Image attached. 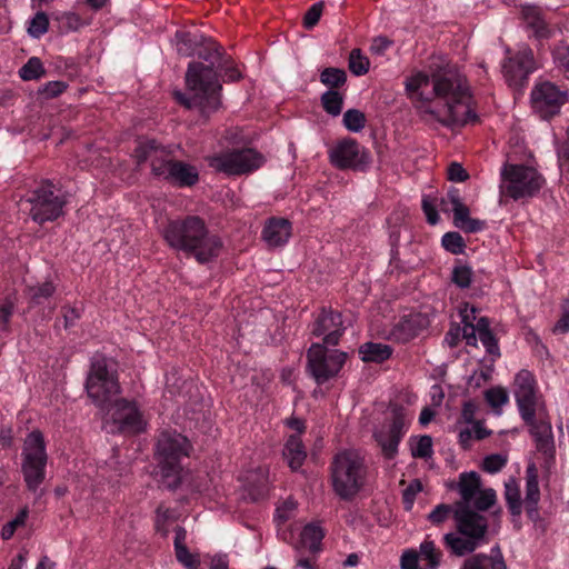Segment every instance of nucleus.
<instances>
[{
  "label": "nucleus",
  "instance_id": "obj_1",
  "mask_svg": "<svg viewBox=\"0 0 569 569\" xmlns=\"http://www.w3.org/2000/svg\"><path fill=\"white\" fill-rule=\"evenodd\" d=\"M405 89L426 120L447 127H462L477 120L468 81L453 66H431L430 76L418 71L406 79Z\"/></svg>",
  "mask_w": 569,
  "mask_h": 569
},
{
  "label": "nucleus",
  "instance_id": "obj_2",
  "mask_svg": "<svg viewBox=\"0 0 569 569\" xmlns=\"http://www.w3.org/2000/svg\"><path fill=\"white\" fill-rule=\"evenodd\" d=\"M194 54L209 64L190 62L186 72L187 92H176L174 97L187 109H197L202 117L208 118L221 106V84L216 68L223 67V56L212 41L203 49L196 51Z\"/></svg>",
  "mask_w": 569,
  "mask_h": 569
},
{
  "label": "nucleus",
  "instance_id": "obj_3",
  "mask_svg": "<svg viewBox=\"0 0 569 569\" xmlns=\"http://www.w3.org/2000/svg\"><path fill=\"white\" fill-rule=\"evenodd\" d=\"M162 234L170 248L182 251L201 264L218 258L223 248L221 238L211 232L198 216L169 221Z\"/></svg>",
  "mask_w": 569,
  "mask_h": 569
},
{
  "label": "nucleus",
  "instance_id": "obj_4",
  "mask_svg": "<svg viewBox=\"0 0 569 569\" xmlns=\"http://www.w3.org/2000/svg\"><path fill=\"white\" fill-rule=\"evenodd\" d=\"M482 511L455 509L456 530L443 536V546L456 557L472 553L487 542L489 522Z\"/></svg>",
  "mask_w": 569,
  "mask_h": 569
},
{
  "label": "nucleus",
  "instance_id": "obj_5",
  "mask_svg": "<svg viewBox=\"0 0 569 569\" xmlns=\"http://www.w3.org/2000/svg\"><path fill=\"white\" fill-rule=\"evenodd\" d=\"M190 451L189 440L171 431H162L156 445V459L162 477L163 485L169 489H176L181 481L180 461Z\"/></svg>",
  "mask_w": 569,
  "mask_h": 569
},
{
  "label": "nucleus",
  "instance_id": "obj_6",
  "mask_svg": "<svg viewBox=\"0 0 569 569\" xmlns=\"http://www.w3.org/2000/svg\"><path fill=\"white\" fill-rule=\"evenodd\" d=\"M367 469L363 458L356 450L337 453L331 463L335 492L342 499H351L365 485Z\"/></svg>",
  "mask_w": 569,
  "mask_h": 569
},
{
  "label": "nucleus",
  "instance_id": "obj_7",
  "mask_svg": "<svg viewBox=\"0 0 569 569\" xmlns=\"http://www.w3.org/2000/svg\"><path fill=\"white\" fill-rule=\"evenodd\" d=\"M543 183V177L532 167L507 163L501 169V192L515 201L536 196Z\"/></svg>",
  "mask_w": 569,
  "mask_h": 569
},
{
  "label": "nucleus",
  "instance_id": "obj_8",
  "mask_svg": "<svg viewBox=\"0 0 569 569\" xmlns=\"http://www.w3.org/2000/svg\"><path fill=\"white\" fill-rule=\"evenodd\" d=\"M86 390L92 402L101 409L109 406L111 399L120 392L117 373L109 368L106 358L92 359L86 380Z\"/></svg>",
  "mask_w": 569,
  "mask_h": 569
},
{
  "label": "nucleus",
  "instance_id": "obj_9",
  "mask_svg": "<svg viewBox=\"0 0 569 569\" xmlns=\"http://www.w3.org/2000/svg\"><path fill=\"white\" fill-rule=\"evenodd\" d=\"M47 460L43 436L32 431L24 440L21 470L27 488L34 493L44 480Z\"/></svg>",
  "mask_w": 569,
  "mask_h": 569
},
{
  "label": "nucleus",
  "instance_id": "obj_10",
  "mask_svg": "<svg viewBox=\"0 0 569 569\" xmlns=\"http://www.w3.org/2000/svg\"><path fill=\"white\" fill-rule=\"evenodd\" d=\"M449 488L457 490L460 497L455 502V509L487 511L497 502L496 491L481 488L480 476L475 471L460 473L458 481L450 483Z\"/></svg>",
  "mask_w": 569,
  "mask_h": 569
},
{
  "label": "nucleus",
  "instance_id": "obj_11",
  "mask_svg": "<svg viewBox=\"0 0 569 569\" xmlns=\"http://www.w3.org/2000/svg\"><path fill=\"white\" fill-rule=\"evenodd\" d=\"M27 202L30 203L29 214L31 219L42 224L63 216L67 198L64 194L57 193L54 184L46 180L30 193Z\"/></svg>",
  "mask_w": 569,
  "mask_h": 569
},
{
  "label": "nucleus",
  "instance_id": "obj_12",
  "mask_svg": "<svg viewBox=\"0 0 569 569\" xmlns=\"http://www.w3.org/2000/svg\"><path fill=\"white\" fill-rule=\"evenodd\" d=\"M264 158L254 149L232 150L208 158L209 167L228 176H239L257 170Z\"/></svg>",
  "mask_w": 569,
  "mask_h": 569
},
{
  "label": "nucleus",
  "instance_id": "obj_13",
  "mask_svg": "<svg viewBox=\"0 0 569 569\" xmlns=\"http://www.w3.org/2000/svg\"><path fill=\"white\" fill-rule=\"evenodd\" d=\"M107 426L109 432L136 435L146 430L147 421L136 402L119 399L108 410Z\"/></svg>",
  "mask_w": 569,
  "mask_h": 569
},
{
  "label": "nucleus",
  "instance_id": "obj_14",
  "mask_svg": "<svg viewBox=\"0 0 569 569\" xmlns=\"http://www.w3.org/2000/svg\"><path fill=\"white\" fill-rule=\"evenodd\" d=\"M328 346L313 343L308 350V369L318 385L335 377L346 362L347 353L341 351L327 352Z\"/></svg>",
  "mask_w": 569,
  "mask_h": 569
},
{
  "label": "nucleus",
  "instance_id": "obj_15",
  "mask_svg": "<svg viewBox=\"0 0 569 569\" xmlns=\"http://www.w3.org/2000/svg\"><path fill=\"white\" fill-rule=\"evenodd\" d=\"M516 402L523 421H530L540 410L536 380L528 370L519 371L515 377L513 389Z\"/></svg>",
  "mask_w": 569,
  "mask_h": 569
},
{
  "label": "nucleus",
  "instance_id": "obj_16",
  "mask_svg": "<svg viewBox=\"0 0 569 569\" xmlns=\"http://www.w3.org/2000/svg\"><path fill=\"white\" fill-rule=\"evenodd\" d=\"M134 157L138 164L149 161L151 173L164 180L171 164L176 161L172 151L158 143L156 140H146L139 142L134 149Z\"/></svg>",
  "mask_w": 569,
  "mask_h": 569
},
{
  "label": "nucleus",
  "instance_id": "obj_17",
  "mask_svg": "<svg viewBox=\"0 0 569 569\" xmlns=\"http://www.w3.org/2000/svg\"><path fill=\"white\" fill-rule=\"evenodd\" d=\"M566 101L567 92L548 81L537 84L531 91L532 109L542 119L558 114Z\"/></svg>",
  "mask_w": 569,
  "mask_h": 569
},
{
  "label": "nucleus",
  "instance_id": "obj_18",
  "mask_svg": "<svg viewBox=\"0 0 569 569\" xmlns=\"http://www.w3.org/2000/svg\"><path fill=\"white\" fill-rule=\"evenodd\" d=\"M331 163L338 169H363L370 162L369 152L353 139L339 141L329 151Z\"/></svg>",
  "mask_w": 569,
  "mask_h": 569
},
{
  "label": "nucleus",
  "instance_id": "obj_19",
  "mask_svg": "<svg viewBox=\"0 0 569 569\" xmlns=\"http://www.w3.org/2000/svg\"><path fill=\"white\" fill-rule=\"evenodd\" d=\"M536 70L533 51L527 44L519 47L517 52L502 64L503 77L510 87H521L530 73Z\"/></svg>",
  "mask_w": 569,
  "mask_h": 569
},
{
  "label": "nucleus",
  "instance_id": "obj_20",
  "mask_svg": "<svg viewBox=\"0 0 569 569\" xmlns=\"http://www.w3.org/2000/svg\"><path fill=\"white\" fill-rule=\"evenodd\" d=\"M343 332L341 313L327 309L317 317L311 331L315 337H322V346L338 345Z\"/></svg>",
  "mask_w": 569,
  "mask_h": 569
},
{
  "label": "nucleus",
  "instance_id": "obj_21",
  "mask_svg": "<svg viewBox=\"0 0 569 569\" xmlns=\"http://www.w3.org/2000/svg\"><path fill=\"white\" fill-rule=\"evenodd\" d=\"M447 198L452 206L453 223L457 228L470 233L485 229V221L470 218L469 208L462 202L460 192L457 188L449 189Z\"/></svg>",
  "mask_w": 569,
  "mask_h": 569
},
{
  "label": "nucleus",
  "instance_id": "obj_22",
  "mask_svg": "<svg viewBox=\"0 0 569 569\" xmlns=\"http://www.w3.org/2000/svg\"><path fill=\"white\" fill-rule=\"evenodd\" d=\"M291 222L284 218H270L262 230V239L269 247H281L291 237Z\"/></svg>",
  "mask_w": 569,
  "mask_h": 569
},
{
  "label": "nucleus",
  "instance_id": "obj_23",
  "mask_svg": "<svg viewBox=\"0 0 569 569\" xmlns=\"http://www.w3.org/2000/svg\"><path fill=\"white\" fill-rule=\"evenodd\" d=\"M425 327V318L419 313L403 316L391 329L389 336L397 342H408Z\"/></svg>",
  "mask_w": 569,
  "mask_h": 569
},
{
  "label": "nucleus",
  "instance_id": "obj_24",
  "mask_svg": "<svg viewBox=\"0 0 569 569\" xmlns=\"http://www.w3.org/2000/svg\"><path fill=\"white\" fill-rule=\"evenodd\" d=\"M164 180L181 188L192 187L199 181V172L194 166L176 160Z\"/></svg>",
  "mask_w": 569,
  "mask_h": 569
},
{
  "label": "nucleus",
  "instance_id": "obj_25",
  "mask_svg": "<svg viewBox=\"0 0 569 569\" xmlns=\"http://www.w3.org/2000/svg\"><path fill=\"white\" fill-rule=\"evenodd\" d=\"M269 485V470L264 467L251 470L246 476V489L253 501L262 499L268 493Z\"/></svg>",
  "mask_w": 569,
  "mask_h": 569
},
{
  "label": "nucleus",
  "instance_id": "obj_26",
  "mask_svg": "<svg viewBox=\"0 0 569 569\" xmlns=\"http://www.w3.org/2000/svg\"><path fill=\"white\" fill-rule=\"evenodd\" d=\"M539 500L538 470L535 463H530L526 469V497L523 500L529 516L537 513Z\"/></svg>",
  "mask_w": 569,
  "mask_h": 569
},
{
  "label": "nucleus",
  "instance_id": "obj_27",
  "mask_svg": "<svg viewBox=\"0 0 569 569\" xmlns=\"http://www.w3.org/2000/svg\"><path fill=\"white\" fill-rule=\"evenodd\" d=\"M282 456L291 470L297 471L301 468L307 458V451L299 435L289 436L284 443Z\"/></svg>",
  "mask_w": 569,
  "mask_h": 569
},
{
  "label": "nucleus",
  "instance_id": "obj_28",
  "mask_svg": "<svg viewBox=\"0 0 569 569\" xmlns=\"http://www.w3.org/2000/svg\"><path fill=\"white\" fill-rule=\"evenodd\" d=\"M522 16L527 27L532 30L535 37L547 39L551 36V31L540 8L533 6L525 7L522 9Z\"/></svg>",
  "mask_w": 569,
  "mask_h": 569
},
{
  "label": "nucleus",
  "instance_id": "obj_29",
  "mask_svg": "<svg viewBox=\"0 0 569 569\" xmlns=\"http://www.w3.org/2000/svg\"><path fill=\"white\" fill-rule=\"evenodd\" d=\"M461 569H507L502 556L497 548V555L478 553L465 560Z\"/></svg>",
  "mask_w": 569,
  "mask_h": 569
},
{
  "label": "nucleus",
  "instance_id": "obj_30",
  "mask_svg": "<svg viewBox=\"0 0 569 569\" xmlns=\"http://www.w3.org/2000/svg\"><path fill=\"white\" fill-rule=\"evenodd\" d=\"M359 353L365 362L380 363L390 358L392 349L385 343L366 342L360 346Z\"/></svg>",
  "mask_w": 569,
  "mask_h": 569
},
{
  "label": "nucleus",
  "instance_id": "obj_31",
  "mask_svg": "<svg viewBox=\"0 0 569 569\" xmlns=\"http://www.w3.org/2000/svg\"><path fill=\"white\" fill-rule=\"evenodd\" d=\"M530 426V432L537 441L539 450H547L551 443L552 432L550 422L543 419H537V415L530 421H525Z\"/></svg>",
  "mask_w": 569,
  "mask_h": 569
},
{
  "label": "nucleus",
  "instance_id": "obj_32",
  "mask_svg": "<svg viewBox=\"0 0 569 569\" xmlns=\"http://www.w3.org/2000/svg\"><path fill=\"white\" fill-rule=\"evenodd\" d=\"M505 499L510 513L519 517L522 512V500L519 485L515 478H509L505 482Z\"/></svg>",
  "mask_w": 569,
  "mask_h": 569
},
{
  "label": "nucleus",
  "instance_id": "obj_33",
  "mask_svg": "<svg viewBox=\"0 0 569 569\" xmlns=\"http://www.w3.org/2000/svg\"><path fill=\"white\" fill-rule=\"evenodd\" d=\"M323 537V530L319 525L309 523L301 532V545L310 552L316 553L321 549Z\"/></svg>",
  "mask_w": 569,
  "mask_h": 569
},
{
  "label": "nucleus",
  "instance_id": "obj_34",
  "mask_svg": "<svg viewBox=\"0 0 569 569\" xmlns=\"http://www.w3.org/2000/svg\"><path fill=\"white\" fill-rule=\"evenodd\" d=\"M56 286L51 281L29 286L26 290L30 306H39L53 296Z\"/></svg>",
  "mask_w": 569,
  "mask_h": 569
},
{
  "label": "nucleus",
  "instance_id": "obj_35",
  "mask_svg": "<svg viewBox=\"0 0 569 569\" xmlns=\"http://www.w3.org/2000/svg\"><path fill=\"white\" fill-rule=\"evenodd\" d=\"M418 553L420 560L426 561L425 569H437L439 567L442 553L436 548L432 540L425 539L419 546Z\"/></svg>",
  "mask_w": 569,
  "mask_h": 569
},
{
  "label": "nucleus",
  "instance_id": "obj_36",
  "mask_svg": "<svg viewBox=\"0 0 569 569\" xmlns=\"http://www.w3.org/2000/svg\"><path fill=\"white\" fill-rule=\"evenodd\" d=\"M19 76L24 81L38 80L46 76V69L38 57H31L20 69Z\"/></svg>",
  "mask_w": 569,
  "mask_h": 569
},
{
  "label": "nucleus",
  "instance_id": "obj_37",
  "mask_svg": "<svg viewBox=\"0 0 569 569\" xmlns=\"http://www.w3.org/2000/svg\"><path fill=\"white\" fill-rule=\"evenodd\" d=\"M376 440L380 445L383 455L391 459L398 451V445L402 437L391 433V431H379L375 435Z\"/></svg>",
  "mask_w": 569,
  "mask_h": 569
},
{
  "label": "nucleus",
  "instance_id": "obj_38",
  "mask_svg": "<svg viewBox=\"0 0 569 569\" xmlns=\"http://www.w3.org/2000/svg\"><path fill=\"white\" fill-rule=\"evenodd\" d=\"M321 103L327 113L337 117L341 113L343 97L336 90H329L321 96Z\"/></svg>",
  "mask_w": 569,
  "mask_h": 569
},
{
  "label": "nucleus",
  "instance_id": "obj_39",
  "mask_svg": "<svg viewBox=\"0 0 569 569\" xmlns=\"http://www.w3.org/2000/svg\"><path fill=\"white\" fill-rule=\"evenodd\" d=\"M320 81L330 88H339L346 83L347 74L343 69L330 67L322 70Z\"/></svg>",
  "mask_w": 569,
  "mask_h": 569
},
{
  "label": "nucleus",
  "instance_id": "obj_40",
  "mask_svg": "<svg viewBox=\"0 0 569 569\" xmlns=\"http://www.w3.org/2000/svg\"><path fill=\"white\" fill-rule=\"evenodd\" d=\"M342 122L349 131L359 132L365 128L367 119L362 111L349 109L345 112Z\"/></svg>",
  "mask_w": 569,
  "mask_h": 569
},
{
  "label": "nucleus",
  "instance_id": "obj_41",
  "mask_svg": "<svg viewBox=\"0 0 569 569\" xmlns=\"http://www.w3.org/2000/svg\"><path fill=\"white\" fill-rule=\"evenodd\" d=\"M369 59L360 49H352L349 54V69L355 76H363L369 70Z\"/></svg>",
  "mask_w": 569,
  "mask_h": 569
},
{
  "label": "nucleus",
  "instance_id": "obj_42",
  "mask_svg": "<svg viewBox=\"0 0 569 569\" xmlns=\"http://www.w3.org/2000/svg\"><path fill=\"white\" fill-rule=\"evenodd\" d=\"M49 29V18L43 11H39L30 20L28 33L34 39L42 37Z\"/></svg>",
  "mask_w": 569,
  "mask_h": 569
},
{
  "label": "nucleus",
  "instance_id": "obj_43",
  "mask_svg": "<svg viewBox=\"0 0 569 569\" xmlns=\"http://www.w3.org/2000/svg\"><path fill=\"white\" fill-rule=\"evenodd\" d=\"M552 59L555 66L569 79V46L562 42L557 44L552 50Z\"/></svg>",
  "mask_w": 569,
  "mask_h": 569
},
{
  "label": "nucleus",
  "instance_id": "obj_44",
  "mask_svg": "<svg viewBox=\"0 0 569 569\" xmlns=\"http://www.w3.org/2000/svg\"><path fill=\"white\" fill-rule=\"evenodd\" d=\"M455 519V505L440 503L428 515V520L436 526L446 522L450 517Z\"/></svg>",
  "mask_w": 569,
  "mask_h": 569
},
{
  "label": "nucleus",
  "instance_id": "obj_45",
  "mask_svg": "<svg viewBox=\"0 0 569 569\" xmlns=\"http://www.w3.org/2000/svg\"><path fill=\"white\" fill-rule=\"evenodd\" d=\"M432 438L430 436H421L411 445V455L415 458L427 459L432 456Z\"/></svg>",
  "mask_w": 569,
  "mask_h": 569
},
{
  "label": "nucleus",
  "instance_id": "obj_46",
  "mask_svg": "<svg viewBox=\"0 0 569 569\" xmlns=\"http://www.w3.org/2000/svg\"><path fill=\"white\" fill-rule=\"evenodd\" d=\"M441 243L446 250L453 254L463 252L466 247L463 238L458 232H447L442 236Z\"/></svg>",
  "mask_w": 569,
  "mask_h": 569
},
{
  "label": "nucleus",
  "instance_id": "obj_47",
  "mask_svg": "<svg viewBox=\"0 0 569 569\" xmlns=\"http://www.w3.org/2000/svg\"><path fill=\"white\" fill-rule=\"evenodd\" d=\"M176 37L178 39L177 50L180 54L189 57L196 53V37H192L190 33L186 32H177Z\"/></svg>",
  "mask_w": 569,
  "mask_h": 569
},
{
  "label": "nucleus",
  "instance_id": "obj_48",
  "mask_svg": "<svg viewBox=\"0 0 569 569\" xmlns=\"http://www.w3.org/2000/svg\"><path fill=\"white\" fill-rule=\"evenodd\" d=\"M472 270L466 264H460L453 268L451 280L459 288H468L471 284Z\"/></svg>",
  "mask_w": 569,
  "mask_h": 569
},
{
  "label": "nucleus",
  "instance_id": "obj_49",
  "mask_svg": "<svg viewBox=\"0 0 569 569\" xmlns=\"http://www.w3.org/2000/svg\"><path fill=\"white\" fill-rule=\"evenodd\" d=\"M485 398L493 409H500L509 400L507 391L500 387L488 389Z\"/></svg>",
  "mask_w": 569,
  "mask_h": 569
},
{
  "label": "nucleus",
  "instance_id": "obj_50",
  "mask_svg": "<svg viewBox=\"0 0 569 569\" xmlns=\"http://www.w3.org/2000/svg\"><path fill=\"white\" fill-rule=\"evenodd\" d=\"M422 491V483L419 479L412 480L402 492V502L405 509L410 511L413 507L416 497Z\"/></svg>",
  "mask_w": 569,
  "mask_h": 569
},
{
  "label": "nucleus",
  "instance_id": "obj_51",
  "mask_svg": "<svg viewBox=\"0 0 569 569\" xmlns=\"http://www.w3.org/2000/svg\"><path fill=\"white\" fill-rule=\"evenodd\" d=\"M177 560L187 569H200V558L196 553H191L187 547H180L174 550Z\"/></svg>",
  "mask_w": 569,
  "mask_h": 569
},
{
  "label": "nucleus",
  "instance_id": "obj_52",
  "mask_svg": "<svg viewBox=\"0 0 569 569\" xmlns=\"http://www.w3.org/2000/svg\"><path fill=\"white\" fill-rule=\"evenodd\" d=\"M507 456L492 453L483 459L482 469L488 473H496L507 465Z\"/></svg>",
  "mask_w": 569,
  "mask_h": 569
},
{
  "label": "nucleus",
  "instance_id": "obj_53",
  "mask_svg": "<svg viewBox=\"0 0 569 569\" xmlns=\"http://www.w3.org/2000/svg\"><path fill=\"white\" fill-rule=\"evenodd\" d=\"M28 517L27 510H21L11 521L3 526L1 536L4 540L10 539L16 529L24 525Z\"/></svg>",
  "mask_w": 569,
  "mask_h": 569
},
{
  "label": "nucleus",
  "instance_id": "obj_54",
  "mask_svg": "<svg viewBox=\"0 0 569 569\" xmlns=\"http://www.w3.org/2000/svg\"><path fill=\"white\" fill-rule=\"evenodd\" d=\"M325 3L322 1L313 3L305 14L303 26L306 29H312L322 14Z\"/></svg>",
  "mask_w": 569,
  "mask_h": 569
},
{
  "label": "nucleus",
  "instance_id": "obj_55",
  "mask_svg": "<svg viewBox=\"0 0 569 569\" xmlns=\"http://www.w3.org/2000/svg\"><path fill=\"white\" fill-rule=\"evenodd\" d=\"M419 553L415 549H407L402 552L400 558L401 569H425L423 565H419Z\"/></svg>",
  "mask_w": 569,
  "mask_h": 569
},
{
  "label": "nucleus",
  "instance_id": "obj_56",
  "mask_svg": "<svg viewBox=\"0 0 569 569\" xmlns=\"http://www.w3.org/2000/svg\"><path fill=\"white\" fill-rule=\"evenodd\" d=\"M67 88L68 86L63 81H49L39 89V93L47 99H52L61 94Z\"/></svg>",
  "mask_w": 569,
  "mask_h": 569
},
{
  "label": "nucleus",
  "instance_id": "obj_57",
  "mask_svg": "<svg viewBox=\"0 0 569 569\" xmlns=\"http://www.w3.org/2000/svg\"><path fill=\"white\" fill-rule=\"evenodd\" d=\"M14 303L10 299H6L0 305V330L8 331L11 316L13 315Z\"/></svg>",
  "mask_w": 569,
  "mask_h": 569
},
{
  "label": "nucleus",
  "instance_id": "obj_58",
  "mask_svg": "<svg viewBox=\"0 0 569 569\" xmlns=\"http://www.w3.org/2000/svg\"><path fill=\"white\" fill-rule=\"evenodd\" d=\"M478 337L488 353H490L492 356L500 355L497 339L493 336V333L491 332V330L487 331V332H481L480 335H478Z\"/></svg>",
  "mask_w": 569,
  "mask_h": 569
},
{
  "label": "nucleus",
  "instance_id": "obj_59",
  "mask_svg": "<svg viewBox=\"0 0 569 569\" xmlns=\"http://www.w3.org/2000/svg\"><path fill=\"white\" fill-rule=\"evenodd\" d=\"M469 173L459 162H451L448 167V179L453 182H463Z\"/></svg>",
  "mask_w": 569,
  "mask_h": 569
},
{
  "label": "nucleus",
  "instance_id": "obj_60",
  "mask_svg": "<svg viewBox=\"0 0 569 569\" xmlns=\"http://www.w3.org/2000/svg\"><path fill=\"white\" fill-rule=\"evenodd\" d=\"M403 428H405V419L402 409H395L393 410V420L390 427L388 428L391 433L402 437L403 436Z\"/></svg>",
  "mask_w": 569,
  "mask_h": 569
},
{
  "label": "nucleus",
  "instance_id": "obj_61",
  "mask_svg": "<svg viewBox=\"0 0 569 569\" xmlns=\"http://www.w3.org/2000/svg\"><path fill=\"white\" fill-rule=\"evenodd\" d=\"M391 41L386 37H377L372 40L370 51L373 54L382 56L386 50L391 46Z\"/></svg>",
  "mask_w": 569,
  "mask_h": 569
},
{
  "label": "nucleus",
  "instance_id": "obj_62",
  "mask_svg": "<svg viewBox=\"0 0 569 569\" xmlns=\"http://www.w3.org/2000/svg\"><path fill=\"white\" fill-rule=\"evenodd\" d=\"M553 331L558 333H567L569 331V299L566 301L562 317L556 323Z\"/></svg>",
  "mask_w": 569,
  "mask_h": 569
},
{
  "label": "nucleus",
  "instance_id": "obj_63",
  "mask_svg": "<svg viewBox=\"0 0 569 569\" xmlns=\"http://www.w3.org/2000/svg\"><path fill=\"white\" fill-rule=\"evenodd\" d=\"M422 210L427 217V221L430 224H436L439 221V214L435 206L427 199L422 200Z\"/></svg>",
  "mask_w": 569,
  "mask_h": 569
},
{
  "label": "nucleus",
  "instance_id": "obj_64",
  "mask_svg": "<svg viewBox=\"0 0 569 569\" xmlns=\"http://www.w3.org/2000/svg\"><path fill=\"white\" fill-rule=\"evenodd\" d=\"M462 337L469 346H476L479 338L475 326L467 322L463 326Z\"/></svg>",
  "mask_w": 569,
  "mask_h": 569
}]
</instances>
